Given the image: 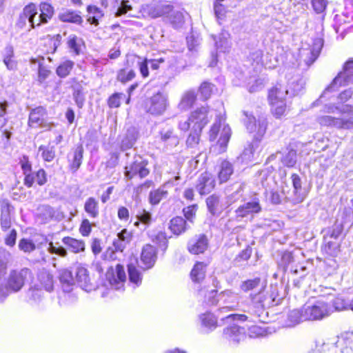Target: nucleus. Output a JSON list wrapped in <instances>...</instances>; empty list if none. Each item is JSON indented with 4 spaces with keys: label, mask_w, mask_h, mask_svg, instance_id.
<instances>
[{
    "label": "nucleus",
    "mask_w": 353,
    "mask_h": 353,
    "mask_svg": "<svg viewBox=\"0 0 353 353\" xmlns=\"http://www.w3.org/2000/svg\"><path fill=\"white\" fill-rule=\"evenodd\" d=\"M74 63L70 60H66L62 62L56 70V73L60 78H65L68 77L72 68H74Z\"/></svg>",
    "instance_id": "obj_49"
},
{
    "label": "nucleus",
    "mask_w": 353,
    "mask_h": 353,
    "mask_svg": "<svg viewBox=\"0 0 353 353\" xmlns=\"http://www.w3.org/2000/svg\"><path fill=\"white\" fill-rule=\"evenodd\" d=\"M137 65L139 67V72L143 78H146L149 76V59H142L141 57L139 56L137 57Z\"/></svg>",
    "instance_id": "obj_64"
},
{
    "label": "nucleus",
    "mask_w": 353,
    "mask_h": 353,
    "mask_svg": "<svg viewBox=\"0 0 353 353\" xmlns=\"http://www.w3.org/2000/svg\"><path fill=\"white\" fill-rule=\"evenodd\" d=\"M84 210L92 219H96L99 215V201L94 197H89L84 203Z\"/></svg>",
    "instance_id": "obj_35"
},
{
    "label": "nucleus",
    "mask_w": 353,
    "mask_h": 353,
    "mask_svg": "<svg viewBox=\"0 0 353 353\" xmlns=\"http://www.w3.org/2000/svg\"><path fill=\"white\" fill-rule=\"evenodd\" d=\"M41 157L45 161L51 162L55 157V148L54 146L41 145L39 148Z\"/></svg>",
    "instance_id": "obj_56"
},
{
    "label": "nucleus",
    "mask_w": 353,
    "mask_h": 353,
    "mask_svg": "<svg viewBox=\"0 0 353 353\" xmlns=\"http://www.w3.org/2000/svg\"><path fill=\"white\" fill-rule=\"evenodd\" d=\"M317 121L323 126L344 130L352 129L353 128V106L344 105L341 106L339 117L321 116L317 118Z\"/></svg>",
    "instance_id": "obj_1"
},
{
    "label": "nucleus",
    "mask_w": 353,
    "mask_h": 353,
    "mask_svg": "<svg viewBox=\"0 0 353 353\" xmlns=\"http://www.w3.org/2000/svg\"><path fill=\"white\" fill-rule=\"evenodd\" d=\"M30 277L31 271L28 268H23L19 271L12 270L8 279V287L12 292H18L22 288L28 278Z\"/></svg>",
    "instance_id": "obj_9"
},
{
    "label": "nucleus",
    "mask_w": 353,
    "mask_h": 353,
    "mask_svg": "<svg viewBox=\"0 0 353 353\" xmlns=\"http://www.w3.org/2000/svg\"><path fill=\"white\" fill-rule=\"evenodd\" d=\"M189 130L190 132L186 139V145L188 148H194L198 145L200 141L202 130L194 128H190Z\"/></svg>",
    "instance_id": "obj_50"
},
{
    "label": "nucleus",
    "mask_w": 353,
    "mask_h": 353,
    "mask_svg": "<svg viewBox=\"0 0 353 353\" xmlns=\"http://www.w3.org/2000/svg\"><path fill=\"white\" fill-rule=\"evenodd\" d=\"M37 216L44 223L54 220L60 221L65 218V215L59 209H54L49 205H40L37 208Z\"/></svg>",
    "instance_id": "obj_11"
},
{
    "label": "nucleus",
    "mask_w": 353,
    "mask_h": 353,
    "mask_svg": "<svg viewBox=\"0 0 353 353\" xmlns=\"http://www.w3.org/2000/svg\"><path fill=\"white\" fill-rule=\"evenodd\" d=\"M353 83V58L349 59L343 65V70L341 71L333 79L330 85H328L321 94L320 99L325 97L327 92L335 90V88L341 85H348Z\"/></svg>",
    "instance_id": "obj_4"
},
{
    "label": "nucleus",
    "mask_w": 353,
    "mask_h": 353,
    "mask_svg": "<svg viewBox=\"0 0 353 353\" xmlns=\"http://www.w3.org/2000/svg\"><path fill=\"white\" fill-rule=\"evenodd\" d=\"M135 72L133 70H128L125 68L118 71L117 79L122 83H125L135 77Z\"/></svg>",
    "instance_id": "obj_59"
},
{
    "label": "nucleus",
    "mask_w": 353,
    "mask_h": 353,
    "mask_svg": "<svg viewBox=\"0 0 353 353\" xmlns=\"http://www.w3.org/2000/svg\"><path fill=\"white\" fill-rule=\"evenodd\" d=\"M233 173L232 165L228 161L222 162L221 170L219 173V177L221 182H225L228 180L230 176Z\"/></svg>",
    "instance_id": "obj_51"
},
{
    "label": "nucleus",
    "mask_w": 353,
    "mask_h": 353,
    "mask_svg": "<svg viewBox=\"0 0 353 353\" xmlns=\"http://www.w3.org/2000/svg\"><path fill=\"white\" fill-rule=\"evenodd\" d=\"M231 137V129L228 125H224L220 137L218 140V144L223 149L225 148Z\"/></svg>",
    "instance_id": "obj_61"
},
{
    "label": "nucleus",
    "mask_w": 353,
    "mask_h": 353,
    "mask_svg": "<svg viewBox=\"0 0 353 353\" xmlns=\"http://www.w3.org/2000/svg\"><path fill=\"white\" fill-rule=\"evenodd\" d=\"M199 320L205 333L213 331L218 325L217 318L211 312H205L199 315Z\"/></svg>",
    "instance_id": "obj_27"
},
{
    "label": "nucleus",
    "mask_w": 353,
    "mask_h": 353,
    "mask_svg": "<svg viewBox=\"0 0 353 353\" xmlns=\"http://www.w3.org/2000/svg\"><path fill=\"white\" fill-rule=\"evenodd\" d=\"M14 51L12 46L6 48V54L3 57V63L9 70H16L17 62L13 59Z\"/></svg>",
    "instance_id": "obj_47"
},
{
    "label": "nucleus",
    "mask_w": 353,
    "mask_h": 353,
    "mask_svg": "<svg viewBox=\"0 0 353 353\" xmlns=\"http://www.w3.org/2000/svg\"><path fill=\"white\" fill-rule=\"evenodd\" d=\"M39 280L41 285L48 292H51L54 289L53 276L48 272H43L39 275Z\"/></svg>",
    "instance_id": "obj_57"
},
{
    "label": "nucleus",
    "mask_w": 353,
    "mask_h": 353,
    "mask_svg": "<svg viewBox=\"0 0 353 353\" xmlns=\"http://www.w3.org/2000/svg\"><path fill=\"white\" fill-rule=\"evenodd\" d=\"M242 197V194H241V190H237L232 194H230L227 196L225 205V210H226V214H228L231 209H229L230 207L236 203Z\"/></svg>",
    "instance_id": "obj_63"
},
{
    "label": "nucleus",
    "mask_w": 353,
    "mask_h": 353,
    "mask_svg": "<svg viewBox=\"0 0 353 353\" xmlns=\"http://www.w3.org/2000/svg\"><path fill=\"white\" fill-rule=\"evenodd\" d=\"M139 137V132L135 127L131 126L128 128L125 135L121 141V150L125 151L132 148L137 142Z\"/></svg>",
    "instance_id": "obj_22"
},
{
    "label": "nucleus",
    "mask_w": 353,
    "mask_h": 353,
    "mask_svg": "<svg viewBox=\"0 0 353 353\" xmlns=\"http://www.w3.org/2000/svg\"><path fill=\"white\" fill-rule=\"evenodd\" d=\"M157 259V251L155 247L150 244L144 245L142 248L141 261L144 265V270L152 268Z\"/></svg>",
    "instance_id": "obj_16"
},
{
    "label": "nucleus",
    "mask_w": 353,
    "mask_h": 353,
    "mask_svg": "<svg viewBox=\"0 0 353 353\" xmlns=\"http://www.w3.org/2000/svg\"><path fill=\"white\" fill-rule=\"evenodd\" d=\"M128 277L130 282L139 285L141 283V276L139 271L134 265L130 263L128 265Z\"/></svg>",
    "instance_id": "obj_58"
},
{
    "label": "nucleus",
    "mask_w": 353,
    "mask_h": 353,
    "mask_svg": "<svg viewBox=\"0 0 353 353\" xmlns=\"http://www.w3.org/2000/svg\"><path fill=\"white\" fill-rule=\"evenodd\" d=\"M305 84V83L303 78L296 76L288 82V90H291L293 95H296L303 90Z\"/></svg>",
    "instance_id": "obj_44"
},
{
    "label": "nucleus",
    "mask_w": 353,
    "mask_h": 353,
    "mask_svg": "<svg viewBox=\"0 0 353 353\" xmlns=\"http://www.w3.org/2000/svg\"><path fill=\"white\" fill-rule=\"evenodd\" d=\"M264 288L265 285L259 277H255L252 279L244 281L240 285L241 290L245 292L252 290H259L258 293H260L261 292H263Z\"/></svg>",
    "instance_id": "obj_30"
},
{
    "label": "nucleus",
    "mask_w": 353,
    "mask_h": 353,
    "mask_svg": "<svg viewBox=\"0 0 353 353\" xmlns=\"http://www.w3.org/2000/svg\"><path fill=\"white\" fill-rule=\"evenodd\" d=\"M209 241L204 234L195 235L189 240L187 245L188 250L192 254H203L208 248Z\"/></svg>",
    "instance_id": "obj_14"
},
{
    "label": "nucleus",
    "mask_w": 353,
    "mask_h": 353,
    "mask_svg": "<svg viewBox=\"0 0 353 353\" xmlns=\"http://www.w3.org/2000/svg\"><path fill=\"white\" fill-rule=\"evenodd\" d=\"M223 335L230 342L238 344L245 340L246 337L245 329L236 324H233L223 330Z\"/></svg>",
    "instance_id": "obj_17"
},
{
    "label": "nucleus",
    "mask_w": 353,
    "mask_h": 353,
    "mask_svg": "<svg viewBox=\"0 0 353 353\" xmlns=\"http://www.w3.org/2000/svg\"><path fill=\"white\" fill-rule=\"evenodd\" d=\"M39 10L41 13L38 17L37 26L47 23L52 18L54 13V8L48 2H41L39 4Z\"/></svg>",
    "instance_id": "obj_26"
},
{
    "label": "nucleus",
    "mask_w": 353,
    "mask_h": 353,
    "mask_svg": "<svg viewBox=\"0 0 353 353\" xmlns=\"http://www.w3.org/2000/svg\"><path fill=\"white\" fill-rule=\"evenodd\" d=\"M270 103L272 112L276 118H280L285 114L287 108L285 101H273Z\"/></svg>",
    "instance_id": "obj_52"
},
{
    "label": "nucleus",
    "mask_w": 353,
    "mask_h": 353,
    "mask_svg": "<svg viewBox=\"0 0 353 353\" xmlns=\"http://www.w3.org/2000/svg\"><path fill=\"white\" fill-rule=\"evenodd\" d=\"M152 241L154 243L157 244L159 249L163 252L168 246V237L165 232L159 231L155 235L152 236Z\"/></svg>",
    "instance_id": "obj_45"
},
{
    "label": "nucleus",
    "mask_w": 353,
    "mask_h": 353,
    "mask_svg": "<svg viewBox=\"0 0 353 353\" xmlns=\"http://www.w3.org/2000/svg\"><path fill=\"white\" fill-rule=\"evenodd\" d=\"M323 46V39L316 38L313 41L312 46L310 50L307 52V58L305 59V62L307 66L312 65L319 56L321 50Z\"/></svg>",
    "instance_id": "obj_25"
},
{
    "label": "nucleus",
    "mask_w": 353,
    "mask_h": 353,
    "mask_svg": "<svg viewBox=\"0 0 353 353\" xmlns=\"http://www.w3.org/2000/svg\"><path fill=\"white\" fill-rule=\"evenodd\" d=\"M106 276L111 284L123 282L126 278L124 268L120 264L116 266V274H114L112 268H110L106 274Z\"/></svg>",
    "instance_id": "obj_38"
},
{
    "label": "nucleus",
    "mask_w": 353,
    "mask_h": 353,
    "mask_svg": "<svg viewBox=\"0 0 353 353\" xmlns=\"http://www.w3.org/2000/svg\"><path fill=\"white\" fill-rule=\"evenodd\" d=\"M133 237L132 232L124 228L117 233V238L113 241L112 245L117 252H123L131 242Z\"/></svg>",
    "instance_id": "obj_19"
},
{
    "label": "nucleus",
    "mask_w": 353,
    "mask_h": 353,
    "mask_svg": "<svg viewBox=\"0 0 353 353\" xmlns=\"http://www.w3.org/2000/svg\"><path fill=\"white\" fill-rule=\"evenodd\" d=\"M206 205L209 212L212 216H219L223 210L220 204L219 197L216 194H212L206 199Z\"/></svg>",
    "instance_id": "obj_31"
},
{
    "label": "nucleus",
    "mask_w": 353,
    "mask_h": 353,
    "mask_svg": "<svg viewBox=\"0 0 353 353\" xmlns=\"http://www.w3.org/2000/svg\"><path fill=\"white\" fill-rule=\"evenodd\" d=\"M59 278L65 292H70L77 283L72 272L68 269L60 270Z\"/></svg>",
    "instance_id": "obj_20"
},
{
    "label": "nucleus",
    "mask_w": 353,
    "mask_h": 353,
    "mask_svg": "<svg viewBox=\"0 0 353 353\" xmlns=\"http://www.w3.org/2000/svg\"><path fill=\"white\" fill-rule=\"evenodd\" d=\"M46 114V110L43 106L32 109L29 114L28 125L30 126H33L34 124L42 125L43 117Z\"/></svg>",
    "instance_id": "obj_32"
},
{
    "label": "nucleus",
    "mask_w": 353,
    "mask_h": 353,
    "mask_svg": "<svg viewBox=\"0 0 353 353\" xmlns=\"http://www.w3.org/2000/svg\"><path fill=\"white\" fill-rule=\"evenodd\" d=\"M215 187V180L212 174L204 172L198 178L196 190L201 195L209 194Z\"/></svg>",
    "instance_id": "obj_15"
},
{
    "label": "nucleus",
    "mask_w": 353,
    "mask_h": 353,
    "mask_svg": "<svg viewBox=\"0 0 353 353\" xmlns=\"http://www.w3.org/2000/svg\"><path fill=\"white\" fill-rule=\"evenodd\" d=\"M352 219L351 210L345 208L339 217L336 219L332 227L328 229L326 233V236H325V240L326 241L327 238L329 237L330 239L337 241L339 236L342 234L345 225L350 223L349 228L352 227L353 224L352 223Z\"/></svg>",
    "instance_id": "obj_7"
},
{
    "label": "nucleus",
    "mask_w": 353,
    "mask_h": 353,
    "mask_svg": "<svg viewBox=\"0 0 353 353\" xmlns=\"http://www.w3.org/2000/svg\"><path fill=\"white\" fill-rule=\"evenodd\" d=\"M262 210L259 198L254 196L250 201H245L240 205L234 211L235 220L237 221H242L243 219L248 217L249 215L259 214Z\"/></svg>",
    "instance_id": "obj_8"
},
{
    "label": "nucleus",
    "mask_w": 353,
    "mask_h": 353,
    "mask_svg": "<svg viewBox=\"0 0 353 353\" xmlns=\"http://www.w3.org/2000/svg\"><path fill=\"white\" fill-rule=\"evenodd\" d=\"M12 207L7 203L1 208L0 217L1 228L3 231H6L11 226L10 210Z\"/></svg>",
    "instance_id": "obj_42"
},
{
    "label": "nucleus",
    "mask_w": 353,
    "mask_h": 353,
    "mask_svg": "<svg viewBox=\"0 0 353 353\" xmlns=\"http://www.w3.org/2000/svg\"><path fill=\"white\" fill-rule=\"evenodd\" d=\"M305 312H303V307L301 310H293L290 311L288 314V321L289 326H294L301 321H306L304 317Z\"/></svg>",
    "instance_id": "obj_46"
},
{
    "label": "nucleus",
    "mask_w": 353,
    "mask_h": 353,
    "mask_svg": "<svg viewBox=\"0 0 353 353\" xmlns=\"http://www.w3.org/2000/svg\"><path fill=\"white\" fill-rule=\"evenodd\" d=\"M304 317L306 321L321 320L330 316L333 310L329 304L322 301H317L313 305L303 306Z\"/></svg>",
    "instance_id": "obj_6"
},
{
    "label": "nucleus",
    "mask_w": 353,
    "mask_h": 353,
    "mask_svg": "<svg viewBox=\"0 0 353 353\" xmlns=\"http://www.w3.org/2000/svg\"><path fill=\"white\" fill-rule=\"evenodd\" d=\"M188 48L190 51H196L197 47L200 45L201 39L196 33L192 32L186 37Z\"/></svg>",
    "instance_id": "obj_60"
},
{
    "label": "nucleus",
    "mask_w": 353,
    "mask_h": 353,
    "mask_svg": "<svg viewBox=\"0 0 353 353\" xmlns=\"http://www.w3.org/2000/svg\"><path fill=\"white\" fill-rule=\"evenodd\" d=\"M148 165V161L147 159L139 155L135 156L133 161L125 166L124 176L128 180L135 176L143 179L150 174Z\"/></svg>",
    "instance_id": "obj_5"
},
{
    "label": "nucleus",
    "mask_w": 353,
    "mask_h": 353,
    "mask_svg": "<svg viewBox=\"0 0 353 353\" xmlns=\"http://www.w3.org/2000/svg\"><path fill=\"white\" fill-rule=\"evenodd\" d=\"M325 252L331 256H336L340 252V243L336 240L326 241Z\"/></svg>",
    "instance_id": "obj_55"
},
{
    "label": "nucleus",
    "mask_w": 353,
    "mask_h": 353,
    "mask_svg": "<svg viewBox=\"0 0 353 353\" xmlns=\"http://www.w3.org/2000/svg\"><path fill=\"white\" fill-rule=\"evenodd\" d=\"M250 297L252 303L256 309L255 312L259 317L264 312L265 307L277 305L282 299V298L279 296L277 285L270 286V292L268 296L264 294L263 291L260 293L250 294Z\"/></svg>",
    "instance_id": "obj_2"
},
{
    "label": "nucleus",
    "mask_w": 353,
    "mask_h": 353,
    "mask_svg": "<svg viewBox=\"0 0 353 353\" xmlns=\"http://www.w3.org/2000/svg\"><path fill=\"white\" fill-rule=\"evenodd\" d=\"M288 93V89L283 90L281 85L279 86L276 85L269 91L268 99L270 102H273V101H285V95Z\"/></svg>",
    "instance_id": "obj_43"
},
{
    "label": "nucleus",
    "mask_w": 353,
    "mask_h": 353,
    "mask_svg": "<svg viewBox=\"0 0 353 353\" xmlns=\"http://www.w3.org/2000/svg\"><path fill=\"white\" fill-rule=\"evenodd\" d=\"M252 254V248L248 245L244 250L241 251L234 259L233 265L235 267L243 268L246 264Z\"/></svg>",
    "instance_id": "obj_36"
},
{
    "label": "nucleus",
    "mask_w": 353,
    "mask_h": 353,
    "mask_svg": "<svg viewBox=\"0 0 353 353\" xmlns=\"http://www.w3.org/2000/svg\"><path fill=\"white\" fill-rule=\"evenodd\" d=\"M73 99L75 101L77 106L79 109H81L84 105L85 100V94L83 92V87L81 85H78L73 87Z\"/></svg>",
    "instance_id": "obj_54"
},
{
    "label": "nucleus",
    "mask_w": 353,
    "mask_h": 353,
    "mask_svg": "<svg viewBox=\"0 0 353 353\" xmlns=\"http://www.w3.org/2000/svg\"><path fill=\"white\" fill-rule=\"evenodd\" d=\"M62 242L74 253H79L85 250V243L83 241L65 236L62 239Z\"/></svg>",
    "instance_id": "obj_34"
},
{
    "label": "nucleus",
    "mask_w": 353,
    "mask_h": 353,
    "mask_svg": "<svg viewBox=\"0 0 353 353\" xmlns=\"http://www.w3.org/2000/svg\"><path fill=\"white\" fill-rule=\"evenodd\" d=\"M22 12L27 17L31 28L38 27L36 21H34V18L38 14V9L35 3H30L26 6L23 9Z\"/></svg>",
    "instance_id": "obj_40"
},
{
    "label": "nucleus",
    "mask_w": 353,
    "mask_h": 353,
    "mask_svg": "<svg viewBox=\"0 0 353 353\" xmlns=\"http://www.w3.org/2000/svg\"><path fill=\"white\" fill-rule=\"evenodd\" d=\"M112 8L114 11V17H119L128 14L132 10V6L129 0H113Z\"/></svg>",
    "instance_id": "obj_33"
},
{
    "label": "nucleus",
    "mask_w": 353,
    "mask_h": 353,
    "mask_svg": "<svg viewBox=\"0 0 353 353\" xmlns=\"http://www.w3.org/2000/svg\"><path fill=\"white\" fill-rule=\"evenodd\" d=\"M206 264L203 262H196L190 272L192 281L200 283L205 276Z\"/></svg>",
    "instance_id": "obj_37"
},
{
    "label": "nucleus",
    "mask_w": 353,
    "mask_h": 353,
    "mask_svg": "<svg viewBox=\"0 0 353 353\" xmlns=\"http://www.w3.org/2000/svg\"><path fill=\"white\" fill-rule=\"evenodd\" d=\"M157 138L167 148H172L179 144L180 139L172 127L166 126L158 132Z\"/></svg>",
    "instance_id": "obj_13"
},
{
    "label": "nucleus",
    "mask_w": 353,
    "mask_h": 353,
    "mask_svg": "<svg viewBox=\"0 0 353 353\" xmlns=\"http://www.w3.org/2000/svg\"><path fill=\"white\" fill-rule=\"evenodd\" d=\"M190 228V226L187 223V221L182 216L174 217L169 223V229L176 236L185 233Z\"/></svg>",
    "instance_id": "obj_24"
},
{
    "label": "nucleus",
    "mask_w": 353,
    "mask_h": 353,
    "mask_svg": "<svg viewBox=\"0 0 353 353\" xmlns=\"http://www.w3.org/2000/svg\"><path fill=\"white\" fill-rule=\"evenodd\" d=\"M245 118L244 124L250 133L256 132L258 136H263L266 130V122L265 120H259L258 123L256 118L247 111H242Z\"/></svg>",
    "instance_id": "obj_12"
},
{
    "label": "nucleus",
    "mask_w": 353,
    "mask_h": 353,
    "mask_svg": "<svg viewBox=\"0 0 353 353\" xmlns=\"http://www.w3.org/2000/svg\"><path fill=\"white\" fill-rule=\"evenodd\" d=\"M208 108L202 106L191 112L188 119L185 121H181L178 128L180 130L186 132L190 128L203 130L205 126L210 121L208 118Z\"/></svg>",
    "instance_id": "obj_3"
},
{
    "label": "nucleus",
    "mask_w": 353,
    "mask_h": 353,
    "mask_svg": "<svg viewBox=\"0 0 353 353\" xmlns=\"http://www.w3.org/2000/svg\"><path fill=\"white\" fill-rule=\"evenodd\" d=\"M81 42H83L82 39L79 38L75 34H70L67 41V46L72 52L79 55L81 53Z\"/></svg>",
    "instance_id": "obj_53"
},
{
    "label": "nucleus",
    "mask_w": 353,
    "mask_h": 353,
    "mask_svg": "<svg viewBox=\"0 0 353 353\" xmlns=\"http://www.w3.org/2000/svg\"><path fill=\"white\" fill-rule=\"evenodd\" d=\"M75 279L77 284L81 289L87 292L94 289V286L90 282L88 270L80 265H77L75 268Z\"/></svg>",
    "instance_id": "obj_18"
},
{
    "label": "nucleus",
    "mask_w": 353,
    "mask_h": 353,
    "mask_svg": "<svg viewBox=\"0 0 353 353\" xmlns=\"http://www.w3.org/2000/svg\"><path fill=\"white\" fill-rule=\"evenodd\" d=\"M168 105L167 97L158 92L150 97L147 112L153 115H161L165 111Z\"/></svg>",
    "instance_id": "obj_10"
},
{
    "label": "nucleus",
    "mask_w": 353,
    "mask_h": 353,
    "mask_svg": "<svg viewBox=\"0 0 353 353\" xmlns=\"http://www.w3.org/2000/svg\"><path fill=\"white\" fill-rule=\"evenodd\" d=\"M196 99V94L194 90H188L184 93L179 104L181 110H186L191 108Z\"/></svg>",
    "instance_id": "obj_41"
},
{
    "label": "nucleus",
    "mask_w": 353,
    "mask_h": 353,
    "mask_svg": "<svg viewBox=\"0 0 353 353\" xmlns=\"http://www.w3.org/2000/svg\"><path fill=\"white\" fill-rule=\"evenodd\" d=\"M83 148L81 144L78 145L72 154V158H69L70 168L72 172H76L82 163L83 157Z\"/></svg>",
    "instance_id": "obj_29"
},
{
    "label": "nucleus",
    "mask_w": 353,
    "mask_h": 353,
    "mask_svg": "<svg viewBox=\"0 0 353 353\" xmlns=\"http://www.w3.org/2000/svg\"><path fill=\"white\" fill-rule=\"evenodd\" d=\"M287 154L283 157L282 162L284 165L288 168L294 167L297 161L296 150H294L291 145L288 148Z\"/></svg>",
    "instance_id": "obj_48"
},
{
    "label": "nucleus",
    "mask_w": 353,
    "mask_h": 353,
    "mask_svg": "<svg viewBox=\"0 0 353 353\" xmlns=\"http://www.w3.org/2000/svg\"><path fill=\"white\" fill-rule=\"evenodd\" d=\"M188 16L187 12H183L179 10H174L171 8V11L165 17L166 21L168 22L173 28L179 30L183 28L185 17Z\"/></svg>",
    "instance_id": "obj_21"
},
{
    "label": "nucleus",
    "mask_w": 353,
    "mask_h": 353,
    "mask_svg": "<svg viewBox=\"0 0 353 353\" xmlns=\"http://www.w3.org/2000/svg\"><path fill=\"white\" fill-rule=\"evenodd\" d=\"M58 17L61 21L64 23L81 25L83 21L80 12L72 10H65L60 12Z\"/></svg>",
    "instance_id": "obj_28"
},
{
    "label": "nucleus",
    "mask_w": 353,
    "mask_h": 353,
    "mask_svg": "<svg viewBox=\"0 0 353 353\" xmlns=\"http://www.w3.org/2000/svg\"><path fill=\"white\" fill-rule=\"evenodd\" d=\"M334 311H342L350 307V303L347 302L342 297H336L332 301V305H330Z\"/></svg>",
    "instance_id": "obj_62"
},
{
    "label": "nucleus",
    "mask_w": 353,
    "mask_h": 353,
    "mask_svg": "<svg viewBox=\"0 0 353 353\" xmlns=\"http://www.w3.org/2000/svg\"><path fill=\"white\" fill-rule=\"evenodd\" d=\"M171 8H172V6L170 4L152 3L147 6L148 14L152 18H157L164 15L166 17L171 11Z\"/></svg>",
    "instance_id": "obj_23"
},
{
    "label": "nucleus",
    "mask_w": 353,
    "mask_h": 353,
    "mask_svg": "<svg viewBox=\"0 0 353 353\" xmlns=\"http://www.w3.org/2000/svg\"><path fill=\"white\" fill-rule=\"evenodd\" d=\"M168 196V192L165 189V185L159 187L158 189L152 190L149 194V202L152 205L159 204L161 201L165 199Z\"/></svg>",
    "instance_id": "obj_39"
}]
</instances>
